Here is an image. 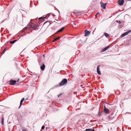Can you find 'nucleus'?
Listing matches in <instances>:
<instances>
[{
	"mask_svg": "<svg viewBox=\"0 0 131 131\" xmlns=\"http://www.w3.org/2000/svg\"><path fill=\"white\" fill-rule=\"evenodd\" d=\"M28 28L30 29V28H33L34 29H36L37 28L38 25L37 24H34L33 23H31L30 22V23H29L28 25Z\"/></svg>",
	"mask_w": 131,
	"mask_h": 131,
	"instance_id": "nucleus-1",
	"label": "nucleus"
},
{
	"mask_svg": "<svg viewBox=\"0 0 131 131\" xmlns=\"http://www.w3.org/2000/svg\"><path fill=\"white\" fill-rule=\"evenodd\" d=\"M67 82V80L66 79H63L61 82L59 83V85L60 86H61L64 85Z\"/></svg>",
	"mask_w": 131,
	"mask_h": 131,
	"instance_id": "nucleus-2",
	"label": "nucleus"
},
{
	"mask_svg": "<svg viewBox=\"0 0 131 131\" xmlns=\"http://www.w3.org/2000/svg\"><path fill=\"white\" fill-rule=\"evenodd\" d=\"M28 28V27H26L24 28L20 32V35L21 36H23L25 34V31L27 30V29Z\"/></svg>",
	"mask_w": 131,
	"mask_h": 131,
	"instance_id": "nucleus-3",
	"label": "nucleus"
},
{
	"mask_svg": "<svg viewBox=\"0 0 131 131\" xmlns=\"http://www.w3.org/2000/svg\"><path fill=\"white\" fill-rule=\"evenodd\" d=\"M131 32V30H129L128 31H127L123 34L121 36V37H123L126 35L129 34Z\"/></svg>",
	"mask_w": 131,
	"mask_h": 131,
	"instance_id": "nucleus-4",
	"label": "nucleus"
},
{
	"mask_svg": "<svg viewBox=\"0 0 131 131\" xmlns=\"http://www.w3.org/2000/svg\"><path fill=\"white\" fill-rule=\"evenodd\" d=\"M85 35L84 36H87L90 35V32L87 30H85Z\"/></svg>",
	"mask_w": 131,
	"mask_h": 131,
	"instance_id": "nucleus-5",
	"label": "nucleus"
},
{
	"mask_svg": "<svg viewBox=\"0 0 131 131\" xmlns=\"http://www.w3.org/2000/svg\"><path fill=\"white\" fill-rule=\"evenodd\" d=\"M100 4L101 7L103 9H105L106 8V3H104L103 2H101Z\"/></svg>",
	"mask_w": 131,
	"mask_h": 131,
	"instance_id": "nucleus-6",
	"label": "nucleus"
},
{
	"mask_svg": "<svg viewBox=\"0 0 131 131\" xmlns=\"http://www.w3.org/2000/svg\"><path fill=\"white\" fill-rule=\"evenodd\" d=\"M100 65H98L97 68V73L99 75L101 74V72L100 71Z\"/></svg>",
	"mask_w": 131,
	"mask_h": 131,
	"instance_id": "nucleus-7",
	"label": "nucleus"
},
{
	"mask_svg": "<svg viewBox=\"0 0 131 131\" xmlns=\"http://www.w3.org/2000/svg\"><path fill=\"white\" fill-rule=\"evenodd\" d=\"M124 2V0H119L118 1V4L120 5H123Z\"/></svg>",
	"mask_w": 131,
	"mask_h": 131,
	"instance_id": "nucleus-8",
	"label": "nucleus"
},
{
	"mask_svg": "<svg viewBox=\"0 0 131 131\" xmlns=\"http://www.w3.org/2000/svg\"><path fill=\"white\" fill-rule=\"evenodd\" d=\"M16 82V81L15 80H11L10 82V84L11 85H14L15 84Z\"/></svg>",
	"mask_w": 131,
	"mask_h": 131,
	"instance_id": "nucleus-9",
	"label": "nucleus"
},
{
	"mask_svg": "<svg viewBox=\"0 0 131 131\" xmlns=\"http://www.w3.org/2000/svg\"><path fill=\"white\" fill-rule=\"evenodd\" d=\"M65 27H63L62 28H61L60 29H59L56 32L57 33H58V32H62L64 29Z\"/></svg>",
	"mask_w": 131,
	"mask_h": 131,
	"instance_id": "nucleus-10",
	"label": "nucleus"
},
{
	"mask_svg": "<svg viewBox=\"0 0 131 131\" xmlns=\"http://www.w3.org/2000/svg\"><path fill=\"white\" fill-rule=\"evenodd\" d=\"M104 112L106 113H108L109 111V110L105 106H104Z\"/></svg>",
	"mask_w": 131,
	"mask_h": 131,
	"instance_id": "nucleus-11",
	"label": "nucleus"
},
{
	"mask_svg": "<svg viewBox=\"0 0 131 131\" xmlns=\"http://www.w3.org/2000/svg\"><path fill=\"white\" fill-rule=\"evenodd\" d=\"M109 47V46H107V47L103 49L102 51H101V52H104L105 51L107 50Z\"/></svg>",
	"mask_w": 131,
	"mask_h": 131,
	"instance_id": "nucleus-12",
	"label": "nucleus"
},
{
	"mask_svg": "<svg viewBox=\"0 0 131 131\" xmlns=\"http://www.w3.org/2000/svg\"><path fill=\"white\" fill-rule=\"evenodd\" d=\"M24 100L25 99L24 98H23L21 100L20 102V106L19 108L20 107V106L22 105L23 102Z\"/></svg>",
	"mask_w": 131,
	"mask_h": 131,
	"instance_id": "nucleus-13",
	"label": "nucleus"
},
{
	"mask_svg": "<svg viewBox=\"0 0 131 131\" xmlns=\"http://www.w3.org/2000/svg\"><path fill=\"white\" fill-rule=\"evenodd\" d=\"M45 66L44 64H43L41 67V69L42 70H43L45 69Z\"/></svg>",
	"mask_w": 131,
	"mask_h": 131,
	"instance_id": "nucleus-14",
	"label": "nucleus"
},
{
	"mask_svg": "<svg viewBox=\"0 0 131 131\" xmlns=\"http://www.w3.org/2000/svg\"><path fill=\"white\" fill-rule=\"evenodd\" d=\"M60 38V37H57L55 38H54V40L52 41H56L57 40Z\"/></svg>",
	"mask_w": 131,
	"mask_h": 131,
	"instance_id": "nucleus-15",
	"label": "nucleus"
},
{
	"mask_svg": "<svg viewBox=\"0 0 131 131\" xmlns=\"http://www.w3.org/2000/svg\"><path fill=\"white\" fill-rule=\"evenodd\" d=\"M4 118L3 117H2V119L1 121V123L2 124V125H4Z\"/></svg>",
	"mask_w": 131,
	"mask_h": 131,
	"instance_id": "nucleus-16",
	"label": "nucleus"
},
{
	"mask_svg": "<svg viewBox=\"0 0 131 131\" xmlns=\"http://www.w3.org/2000/svg\"><path fill=\"white\" fill-rule=\"evenodd\" d=\"M104 35L106 37H108L109 36V35L106 33H104Z\"/></svg>",
	"mask_w": 131,
	"mask_h": 131,
	"instance_id": "nucleus-17",
	"label": "nucleus"
},
{
	"mask_svg": "<svg viewBox=\"0 0 131 131\" xmlns=\"http://www.w3.org/2000/svg\"><path fill=\"white\" fill-rule=\"evenodd\" d=\"M92 130V129L89 128V129H86V131H91Z\"/></svg>",
	"mask_w": 131,
	"mask_h": 131,
	"instance_id": "nucleus-18",
	"label": "nucleus"
},
{
	"mask_svg": "<svg viewBox=\"0 0 131 131\" xmlns=\"http://www.w3.org/2000/svg\"><path fill=\"white\" fill-rule=\"evenodd\" d=\"M117 22L119 24H121L122 22V21L120 20H117Z\"/></svg>",
	"mask_w": 131,
	"mask_h": 131,
	"instance_id": "nucleus-19",
	"label": "nucleus"
},
{
	"mask_svg": "<svg viewBox=\"0 0 131 131\" xmlns=\"http://www.w3.org/2000/svg\"><path fill=\"white\" fill-rule=\"evenodd\" d=\"M46 18V17H40L39 18V19H44V18Z\"/></svg>",
	"mask_w": 131,
	"mask_h": 131,
	"instance_id": "nucleus-20",
	"label": "nucleus"
},
{
	"mask_svg": "<svg viewBox=\"0 0 131 131\" xmlns=\"http://www.w3.org/2000/svg\"><path fill=\"white\" fill-rule=\"evenodd\" d=\"M16 41H10V43L11 44L14 43Z\"/></svg>",
	"mask_w": 131,
	"mask_h": 131,
	"instance_id": "nucleus-21",
	"label": "nucleus"
},
{
	"mask_svg": "<svg viewBox=\"0 0 131 131\" xmlns=\"http://www.w3.org/2000/svg\"><path fill=\"white\" fill-rule=\"evenodd\" d=\"M45 128V126H44L43 125V126H42V127H41V129H44Z\"/></svg>",
	"mask_w": 131,
	"mask_h": 131,
	"instance_id": "nucleus-22",
	"label": "nucleus"
},
{
	"mask_svg": "<svg viewBox=\"0 0 131 131\" xmlns=\"http://www.w3.org/2000/svg\"><path fill=\"white\" fill-rule=\"evenodd\" d=\"M99 14V12L97 13L95 15V17L96 18L97 17V16Z\"/></svg>",
	"mask_w": 131,
	"mask_h": 131,
	"instance_id": "nucleus-23",
	"label": "nucleus"
},
{
	"mask_svg": "<svg viewBox=\"0 0 131 131\" xmlns=\"http://www.w3.org/2000/svg\"><path fill=\"white\" fill-rule=\"evenodd\" d=\"M6 50V48H5L4 49V50L1 53H3V52H4V51H5V50Z\"/></svg>",
	"mask_w": 131,
	"mask_h": 131,
	"instance_id": "nucleus-24",
	"label": "nucleus"
},
{
	"mask_svg": "<svg viewBox=\"0 0 131 131\" xmlns=\"http://www.w3.org/2000/svg\"><path fill=\"white\" fill-rule=\"evenodd\" d=\"M61 95V94H59V95H58V97H59Z\"/></svg>",
	"mask_w": 131,
	"mask_h": 131,
	"instance_id": "nucleus-25",
	"label": "nucleus"
},
{
	"mask_svg": "<svg viewBox=\"0 0 131 131\" xmlns=\"http://www.w3.org/2000/svg\"><path fill=\"white\" fill-rule=\"evenodd\" d=\"M22 130L23 131H27L25 129H23Z\"/></svg>",
	"mask_w": 131,
	"mask_h": 131,
	"instance_id": "nucleus-26",
	"label": "nucleus"
},
{
	"mask_svg": "<svg viewBox=\"0 0 131 131\" xmlns=\"http://www.w3.org/2000/svg\"><path fill=\"white\" fill-rule=\"evenodd\" d=\"M91 131H94V130L93 129H92V130Z\"/></svg>",
	"mask_w": 131,
	"mask_h": 131,
	"instance_id": "nucleus-27",
	"label": "nucleus"
},
{
	"mask_svg": "<svg viewBox=\"0 0 131 131\" xmlns=\"http://www.w3.org/2000/svg\"><path fill=\"white\" fill-rule=\"evenodd\" d=\"M13 41H17V40H13Z\"/></svg>",
	"mask_w": 131,
	"mask_h": 131,
	"instance_id": "nucleus-28",
	"label": "nucleus"
},
{
	"mask_svg": "<svg viewBox=\"0 0 131 131\" xmlns=\"http://www.w3.org/2000/svg\"><path fill=\"white\" fill-rule=\"evenodd\" d=\"M28 99V98H27L25 100H26L27 99Z\"/></svg>",
	"mask_w": 131,
	"mask_h": 131,
	"instance_id": "nucleus-29",
	"label": "nucleus"
},
{
	"mask_svg": "<svg viewBox=\"0 0 131 131\" xmlns=\"http://www.w3.org/2000/svg\"><path fill=\"white\" fill-rule=\"evenodd\" d=\"M99 114H100V113H99Z\"/></svg>",
	"mask_w": 131,
	"mask_h": 131,
	"instance_id": "nucleus-30",
	"label": "nucleus"
},
{
	"mask_svg": "<svg viewBox=\"0 0 131 131\" xmlns=\"http://www.w3.org/2000/svg\"><path fill=\"white\" fill-rule=\"evenodd\" d=\"M99 114H100V113H99Z\"/></svg>",
	"mask_w": 131,
	"mask_h": 131,
	"instance_id": "nucleus-31",
	"label": "nucleus"
},
{
	"mask_svg": "<svg viewBox=\"0 0 131 131\" xmlns=\"http://www.w3.org/2000/svg\"><path fill=\"white\" fill-rule=\"evenodd\" d=\"M44 55H43V57H44Z\"/></svg>",
	"mask_w": 131,
	"mask_h": 131,
	"instance_id": "nucleus-32",
	"label": "nucleus"
},
{
	"mask_svg": "<svg viewBox=\"0 0 131 131\" xmlns=\"http://www.w3.org/2000/svg\"><path fill=\"white\" fill-rule=\"evenodd\" d=\"M19 81V80H18V81Z\"/></svg>",
	"mask_w": 131,
	"mask_h": 131,
	"instance_id": "nucleus-33",
	"label": "nucleus"
}]
</instances>
